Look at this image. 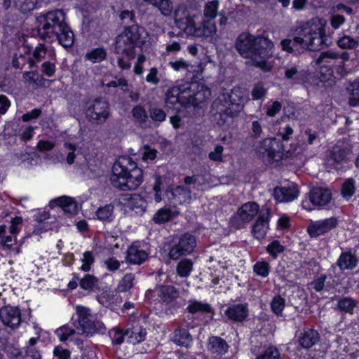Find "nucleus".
Segmentation results:
<instances>
[{
  "instance_id": "nucleus-31",
  "label": "nucleus",
  "mask_w": 359,
  "mask_h": 359,
  "mask_svg": "<svg viewBox=\"0 0 359 359\" xmlns=\"http://www.w3.org/2000/svg\"><path fill=\"white\" fill-rule=\"evenodd\" d=\"M269 229V219L259 216L256 222L252 226V233L255 238L261 240L263 239L267 233Z\"/></svg>"
},
{
  "instance_id": "nucleus-51",
  "label": "nucleus",
  "mask_w": 359,
  "mask_h": 359,
  "mask_svg": "<svg viewBox=\"0 0 359 359\" xmlns=\"http://www.w3.org/2000/svg\"><path fill=\"white\" fill-rule=\"evenodd\" d=\"M173 216L172 212L169 208H161L154 216V221L157 224L168 222Z\"/></svg>"
},
{
  "instance_id": "nucleus-10",
  "label": "nucleus",
  "mask_w": 359,
  "mask_h": 359,
  "mask_svg": "<svg viewBox=\"0 0 359 359\" xmlns=\"http://www.w3.org/2000/svg\"><path fill=\"white\" fill-rule=\"evenodd\" d=\"M332 199V194L329 189L316 187L310 191L302 202V208L311 211L327 205Z\"/></svg>"
},
{
  "instance_id": "nucleus-54",
  "label": "nucleus",
  "mask_w": 359,
  "mask_h": 359,
  "mask_svg": "<svg viewBox=\"0 0 359 359\" xmlns=\"http://www.w3.org/2000/svg\"><path fill=\"white\" fill-rule=\"evenodd\" d=\"M337 306L341 311L351 313L356 306V302L352 298L345 297L338 302Z\"/></svg>"
},
{
  "instance_id": "nucleus-40",
  "label": "nucleus",
  "mask_w": 359,
  "mask_h": 359,
  "mask_svg": "<svg viewBox=\"0 0 359 359\" xmlns=\"http://www.w3.org/2000/svg\"><path fill=\"white\" fill-rule=\"evenodd\" d=\"M219 3L217 0L208 1L204 6L203 15L208 20H214L217 15Z\"/></svg>"
},
{
  "instance_id": "nucleus-30",
  "label": "nucleus",
  "mask_w": 359,
  "mask_h": 359,
  "mask_svg": "<svg viewBox=\"0 0 359 359\" xmlns=\"http://www.w3.org/2000/svg\"><path fill=\"white\" fill-rule=\"evenodd\" d=\"M319 339L317 331L313 329L304 330L299 337L300 345L304 348H309L316 344Z\"/></svg>"
},
{
  "instance_id": "nucleus-55",
  "label": "nucleus",
  "mask_w": 359,
  "mask_h": 359,
  "mask_svg": "<svg viewBox=\"0 0 359 359\" xmlns=\"http://www.w3.org/2000/svg\"><path fill=\"white\" fill-rule=\"evenodd\" d=\"M267 93V88L262 83H256L252 89L251 95L252 100H262Z\"/></svg>"
},
{
  "instance_id": "nucleus-61",
  "label": "nucleus",
  "mask_w": 359,
  "mask_h": 359,
  "mask_svg": "<svg viewBox=\"0 0 359 359\" xmlns=\"http://www.w3.org/2000/svg\"><path fill=\"white\" fill-rule=\"evenodd\" d=\"M146 81L152 85H158L160 82L158 70L156 67H151L146 76Z\"/></svg>"
},
{
  "instance_id": "nucleus-39",
  "label": "nucleus",
  "mask_w": 359,
  "mask_h": 359,
  "mask_svg": "<svg viewBox=\"0 0 359 359\" xmlns=\"http://www.w3.org/2000/svg\"><path fill=\"white\" fill-rule=\"evenodd\" d=\"M356 264V258L351 253H344L338 259V265L341 269H352Z\"/></svg>"
},
{
  "instance_id": "nucleus-25",
  "label": "nucleus",
  "mask_w": 359,
  "mask_h": 359,
  "mask_svg": "<svg viewBox=\"0 0 359 359\" xmlns=\"http://www.w3.org/2000/svg\"><path fill=\"white\" fill-rule=\"evenodd\" d=\"M148 257V253L142 247L133 244L127 251V261L131 264H140L144 262Z\"/></svg>"
},
{
  "instance_id": "nucleus-11",
  "label": "nucleus",
  "mask_w": 359,
  "mask_h": 359,
  "mask_svg": "<svg viewBox=\"0 0 359 359\" xmlns=\"http://www.w3.org/2000/svg\"><path fill=\"white\" fill-rule=\"evenodd\" d=\"M196 246L195 237L189 233H184L178 238L177 243L170 248L169 257L173 260L178 259L182 256L191 254Z\"/></svg>"
},
{
  "instance_id": "nucleus-9",
  "label": "nucleus",
  "mask_w": 359,
  "mask_h": 359,
  "mask_svg": "<svg viewBox=\"0 0 359 359\" xmlns=\"http://www.w3.org/2000/svg\"><path fill=\"white\" fill-rule=\"evenodd\" d=\"M182 93H187L188 104L197 107L210 96V90L198 82H185L182 84Z\"/></svg>"
},
{
  "instance_id": "nucleus-3",
  "label": "nucleus",
  "mask_w": 359,
  "mask_h": 359,
  "mask_svg": "<svg viewBox=\"0 0 359 359\" xmlns=\"http://www.w3.org/2000/svg\"><path fill=\"white\" fill-rule=\"evenodd\" d=\"M110 181L121 190L135 189L143 181V172L128 157L119 158L113 165Z\"/></svg>"
},
{
  "instance_id": "nucleus-60",
  "label": "nucleus",
  "mask_w": 359,
  "mask_h": 359,
  "mask_svg": "<svg viewBox=\"0 0 359 359\" xmlns=\"http://www.w3.org/2000/svg\"><path fill=\"white\" fill-rule=\"evenodd\" d=\"M149 113L150 117L154 121L163 122L165 121L166 117L165 111L158 107L151 108Z\"/></svg>"
},
{
  "instance_id": "nucleus-18",
  "label": "nucleus",
  "mask_w": 359,
  "mask_h": 359,
  "mask_svg": "<svg viewBox=\"0 0 359 359\" xmlns=\"http://www.w3.org/2000/svg\"><path fill=\"white\" fill-rule=\"evenodd\" d=\"M260 151L266 153L272 161H278L282 157L283 145L276 138H266L262 142Z\"/></svg>"
},
{
  "instance_id": "nucleus-41",
  "label": "nucleus",
  "mask_w": 359,
  "mask_h": 359,
  "mask_svg": "<svg viewBox=\"0 0 359 359\" xmlns=\"http://www.w3.org/2000/svg\"><path fill=\"white\" fill-rule=\"evenodd\" d=\"M98 283V278L91 274H86L79 280V285L84 290H92Z\"/></svg>"
},
{
  "instance_id": "nucleus-1",
  "label": "nucleus",
  "mask_w": 359,
  "mask_h": 359,
  "mask_svg": "<svg viewBox=\"0 0 359 359\" xmlns=\"http://www.w3.org/2000/svg\"><path fill=\"white\" fill-rule=\"evenodd\" d=\"M236 48L243 57L250 60L252 65L265 72L274 67L270 59L274 55V43L268 37L241 33L236 41Z\"/></svg>"
},
{
  "instance_id": "nucleus-4",
  "label": "nucleus",
  "mask_w": 359,
  "mask_h": 359,
  "mask_svg": "<svg viewBox=\"0 0 359 359\" xmlns=\"http://www.w3.org/2000/svg\"><path fill=\"white\" fill-rule=\"evenodd\" d=\"M149 38V33L140 26L133 25L124 28L115 40V51L117 54H127L133 57L137 48H142Z\"/></svg>"
},
{
  "instance_id": "nucleus-12",
  "label": "nucleus",
  "mask_w": 359,
  "mask_h": 359,
  "mask_svg": "<svg viewBox=\"0 0 359 359\" xmlns=\"http://www.w3.org/2000/svg\"><path fill=\"white\" fill-rule=\"evenodd\" d=\"M86 114L91 121L102 123L109 116V104L100 99L90 101L86 105Z\"/></svg>"
},
{
  "instance_id": "nucleus-20",
  "label": "nucleus",
  "mask_w": 359,
  "mask_h": 359,
  "mask_svg": "<svg viewBox=\"0 0 359 359\" xmlns=\"http://www.w3.org/2000/svg\"><path fill=\"white\" fill-rule=\"evenodd\" d=\"M170 194L172 196L171 201L172 203H189L193 198L191 190L184 186H177L172 188ZM168 194H169V192Z\"/></svg>"
},
{
  "instance_id": "nucleus-35",
  "label": "nucleus",
  "mask_w": 359,
  "mask_h": 359,
  "mask_svg": "<svg viewBox=\"0 0 359 359\" xmlns=\"http://www.w3.org/2000/svg\"><path fill=\"white\" fill-rule=\"evenodd\" d=\"M75 334H78L76 323L63 325L55 330V334L60 341H67Z\"/></svg>"
},
{
  "instance_id": "nucleus-43",
  "label": "nucleus",
  "mask_w": 359,
  "mask_h": 359,
  "mask_svg": "<svg viewBox=\"0 0 359 359\" xmlns=\"http://www.w3.org/2000/svg\"><path fill=\"white\" fill-rule=\"evenodd\" d=\"M193 269V263L190 259H182L177 264V272L181 277H188Z\"/></svg>"
},
{
  "instance_id": "nucleus-6",
  "label": "nucleus",
  "mask_w": 359,
  "mask_h": 359,
  "mask_svg": "<svg viewBox=\"0 0 359 359\" xmlns=\"http://www.w3.org/2000/svg\"><path fill=\"white\" fill-rule=\"evenodd\" d=\"M76 313L78 317L76 323L78 334L93 336L97 333L104 334L106 332L107 328L104 323L92 314L90 309L76 306Z\"/></svg>"
},
{
  "instance_id": "nucleus-46",
  "label": "nucleus",
  "mask_w": 359,
  "mask_h": 359,
  "mask_svg": "<svg viewBox=\"0 0 359 359\" xmlns=\"http://www.w3.org/2000/svg\"><path fill=\"white\" fill-rule=\"evenodd\" d=\"M82 263L80 269L84 272H88L91 269L92 265L95 262V257L92 252L86 251L83 252L82 257L81 258Z\"/></svg>"
},
{
  "instance_id": "nucleus-45",
  "label": "nucleus",
  "mask_w": 359,
  "mask_h": 359,
  "mask_svg": "<svg viewBox=\"0 0 359 359\" xmlns=\"http://www.w3.org/2000/svg\"><path fill=\"white\" fill-rule=\"evenodd\" d=\"M135 276L133 273L126 274L117 286V290L119 292H126L134 285Z\"/></svg>"
},
{
  "instance_id": "nucleus-62",
  "label": "nucleus",
  "mask_w": 359,
  "mask_h": 359,
  "mask_svg": "<svg viewBox=\"0 0 359 359\" xmlns=\"http://www.w3.org/2000/svg\"><path fill=\"white\" fill-rule=\"evenodd\" d=\"M280 353L276 348L269 347L257 359H279Z\"/></svg>"
},
{
  "instance_id": "nucleus-52",
  "label": "nucleus",
  "mask_w": 359,
  "mask_h": 359,
  "mask_svg": "<svg viewBox=\"0 0 359 359\" xmlns=\"http://www.w3.org/2000/svg\"><path fill=\"white\" fill-rule=\"evenodd\" d=\"M285 306V300L280 295L275 296L271 302V308L272 311L277 316H280Z\"/></svg>"
},
{
  "instance_id": "nucleus-33",
  "label": "nucleus",
  "mask_w": 359,
  "mask_h": 359,
  "mask_svg": "<svg viewBox=\"0 0 359 359\" xmlns=\"http://www.w3.org/2000/svg\"><path fill=\"white\" fill-rule=\"evenodd\" d=\"M156 8L162 15L168 16L171 14L173 5L171 0H143Z\"/></svg>"
},
{
  "instance_id": "nucleus-5",
  "label": "nucleus",
  "mask_w": 359,
  "mask_h": 359,
  "mask_svg": "<svg viewBox=\"0 0 359 359\" xmlns=\"http://www.w3.org/2000/svg\"><path fill=\"white\" fill-rule=\"evenodd\" d=\"M65 19V12L60 9L40 13L36 18L39 36L43 39H54L57 33L62 29V26L66 23Z\"/></svg>"
},
{
  "instance_id": "nucleus-36",
  "label": "nucleus",
  "mask_w": 359,
  "mask_h": 359,
  "mask_svg": "<svg viewBox=\"0 0 359 359\" xmlns=\"http://www.w3.org/2000/svg\"><path fill=\"white\" fill-rule=\"evenodd\" d=\"M114 205L111 204L99 208L95 212L96 218L102 222L112 221L114 217Z\"/></svg>"
},
{
  "instance_id": "nucleus-24",
  "label": "nucleus",
  "mask_w": 359,
  "mask_h": 359,
  "mask_svg": "<svg viewBox=\"0 0 359 359\" xmlns=\"http://www.w3.org/2000/svg\"><path fill=\"white\" fill-rule=\"evenodd\" d=\"M182 85L168 90L165 95V103L168 107L175 108V104L178 102L184 104H187V93H182Z\"/></svg>"
},
{
  "instance_id": "nucleus-19",
  "label": "nucleus",
  "mask_w": 359,
  "mask_h": 359,
  "mask_svg": "<svg viewBox=\"0 0 359 359\" xmlns=\"http://www.w3.org/2000/svg\"><path fill=\"white\" fill-rule=\"evenodd\" d=\"M207 348L215 358H220L227 353L229 345L223 339L212 337L209 338Z\"/></svg>"
},
{
  "instance_id": "nucleus-63",
  "label": "nucleus",
  "mask_w": 359,
  "mask_h": 359,
  "mask_svg": "<svg viewBox=\"0 0 359 359\" xmlns=\"http://www.w3.org/2000/svg\"><path fill=\"white\" fill-rule=\"evenodd\" d=\"M330 160L336 164V169H338V165L341 164L346 161V151L344 150H339L332 154Z\"/></svg>"
},
{
  "instance_id": "nucleus-21",
  "label": "nucleus",
  "mask_w": 359,
  "mask_h": 359,
  "mask_svg": "<svg viewBox=\"0 0 359 359\" xmlns=\"http://www.w3.org/2000/svg\"><path fill=\"white\" fill-rule=\"evenodd\" d=\"M126 207L135 215H142L145 212L146 201L139 194H134L126 198Z\"/></svg>"
},
{
  "instance_id": "nucleus-58",
  "label": "nucleus",
  "mask_w": 359,
  "mask_h": 359,
  "mask_svg": "<svg viewBox=\"0 0 359 359\" xmlns=\"http://www.w3.org/2000/svg\"><path fill=\"white\" fill-rule=\"evenodd\" d=\"M169 65L175 71H189V69L192 67V66L187 61L182 58H180L176 61L170 62Z\"/></svg>"
},
{
  "instance_id": "nucleus-47",
  "label": "nucleus",
  "mask_w": 359,
  "mask_h": 359,
  "mask_svg": "<svg viewBox=\"0 0 359 359\" xmlns=\"http://www.w3.org/2000/svg\"><path fill=\"white\" fill-rule=\"evenodd\" d=\"M266 114L274 117L282 109V104L278 100H270L264 106Z\"/></svg>"
},
{
  "instance_id": "nucleus-57",
  "label": "nucleus",
  "mask_w": 359,
  "mask_h": 359,
  "mask_svg": "<svg viewBox=\"0 0 359 359\" xmlns=\"http://www.w3.org/2000/svg\"><path fill=\"white\" fill-rule=\"evenodd\" d=\"M349 103L353 107L359 105V81H356L351 86Z\"/></svg>"
},
{
  "instance_id": "nucleus-16",
  "label": "nucleus",
  "mask_w": 359,
  "mask_h": 359,
  "mask_svg": "<svg viewBox=\"0 0 359 359\" xmlns=\"http://www.w3.org/2000/svg\"><path fill=\"white\" fill-rule=\"evenodd\" d=\"M299 190L297 184L290 183L287 186L276 187L273 191V197L279 203H287L297 198Z\"/></svg>"
},
{
  "instance_id": "nucleus-53",
  "label": "nucleus",
  "mask_w": 359,
  "mask_h": 359,
  "mask_svg": "<svg viewBox=\"0 0 359 359\" xmlns=\"http://www.w3.org/2000/svg\"><path fill=\"white\" fill-rule=\"evenodd\" d=\"M355 181L352 178L346 180L341 187V194L346 198L349 199L355 193Z\"/></svg>"
},
{
  "instance_id": "nucleus-50",
  "label": "nucleus",
  "mask_w": 359,
  "mask_h": 359,
  "mask_svg": "<svg viewBox=\"0 0 359 359\" xmlns=\"http://www.w3.org/2000/svg\"><path fill=\"white\" fill-rule=\"evenodd\" d=\"M109 335L111 339L112 344L120 345L123 342L124 337L126 336V332L118 327H115L109 330Z\"/></svg>"
},
{
  "instance_id": "nucleus-56",
  "label": "nucleus",
  "mask_w": 359,
  "mask_h": 359,
  "mask_svg": "<svg viewBox=\"0 0 359 359\" xmlns=\"http://www.w3.org/2000/svg\"><path fill=\"white\" fill-rule=\"evenodd\" d=\"M117 58L118 66L122 69H129L131 67V61L135 58L136 53H133V57H130L127 54H119Z\"/></svg>"
},
{
  "instance_id": "nucleus-29",
  "label": "nucleus",
  "mask_w": 359,
  "mask_h": 359,
  "mask_svg": "<svg viewBox=\"0 0 359 359\" xmlns=\"http://www.w3.org/2000/svg\"><path fill=\"white\" fill-rule=\"evenodd\" d=\"M62 27V29L57 33L55 39H57L63 47L70 48L74 41V33L67 23Z\"/></svg>"
},
{
  "instance_id": "nucleus-7",
  "label": "nucleus",
  "mask_w": 359,
  "mask_h": 359,
  "mask_svg": "<svg viewBox=\"0 0 359 359\" xmlns=\"http://www.w3.org/2000/svg\"><path fill=\"white\" fill-rule=\"evenodd\" d=\"M200 15L199 12H193L184 4H180L174 11V22L187 36L196 37L198 29L196 21Z\"/></svg>"
},
{
  "instance_id": "nucleus-34",
  "label": "nucleus",
  "mask_w": 359,
  "mask_h": 359,
  "mask_svg": "<svg viewBox=\"0 0 359 359\" xmlns=\"http://www.w3.org/2000/svg\"><path fill=\"white\" fill-rule=\"evenodd\" d=\"M172 341L178 345L187 347L191 344L192 338L186 329L179 328L174 332Z\"/></svg>"
},
{
  "instance_id": "nucleus-44",
  "label": "nucleus",
  "mask_w": 359,
  "mask_h": 359,
  "mask_svg": "<svg viewBox=\"0 0 359 359\" xmlns=\"http://www.w3.org/2000/svg\"><path fill=\"white\" fill-rule=\"evenodd\" d=\"M132 115L135 121L140 125L145 123L148 119L146 109L140 105H137L133 108Z\"/></svg>"
},
{
  "instance_id": "nucleus-38",
  "label": "nucleus",
  "mask_w": 359,
  "mask_h": 359,
  "mask_svg": "<svg viewBox=\"0 0 359 359\" xmlns=\"http://www.w3.org/2000/svg\"><path fill=\"white\" fill-rule=\"evenodd\" d=\"M161 299L165 302H170L178 297V292L173 286H161L158 291Z\"/></svg>"
},
{
  "instance_id": "nucleus-49",
  "label": "nucleus",
  "mask_w": 359,
  "mask_h": 359,
  "mask_svg": "<svg viewBox=\"0 0 359 359\" xmlns=\"http://www.w3.org/2000/svg\"><path fill=\"white\" fill-rule=\"evenodd\" d=\"M266 250L273 259H276L280 254L284 252L285 247L280 241L275 240L266 246Z\"/></svg>"
},
{
  "instance_id": "nucleus-48",
  "label": "nucleus",
  "mask_w": 359,
  "mask_h": 359,
  "mask_svg": "<svg viewBox=\"0 0 359 359\" xmlns=\"http://www.w3.org/2000/svg\"><path fill=\"white\" fill-rule=\"evenodd\" d=\"M338 46L344 49H352L358 46L359 39H353L350 36L345 35L337 41Z\"/></svg>"
},
{
  "instance_id": "nucleus-15",
  "label": "nucleus",
  "mask_w": 359,
  "mask_h": 359,
  "mask_svg": "<svg viewBox=\"0 0 359 359\" xmlns=\"http://www.w3.org/2000/svg\"><path fill=\"white\" fill-rule=\"evenodd\" d=\"M196 38H201L207 42L215 43L218 41L219 36L217 34V27L214 20H203L200 25Z\"/></svg>"
},
{
  "instance_id": "nucleus-2",
  "label": "nucleus",
  "mask_w": 359,
  "mask_h": 359,
  "mask_svg": "<svg viewBox=\"0 0 359 359\" xmlns=\"http://www.w3.org/2000/svg\"><path fill=\"white\" fill-rule=\"evenodd\" d=\"M325 21L314 18L300 24L295 29L296 36L292 40L285 39L280 41L283 50L292 53L294 48L300 50H316L325 43Z\"/></svg>"
},
{
  "instance_id": "nucleus-14",
  "label": "nucleus",
  "mask_w": 359,
  "mask_h": 359,
  "mask_svg": "<svg viewBox=\"0 0 359 359\" xmlns=\"http://www.w3.org/2000/svg\"><path fill=\"white\" fill-rule=\"evenodd\" d=\"M337 224L338 219L334 217L313 221L307 226V232L311 237H318L335 228Z\"/></svg>"
},
{
  "instance_id": "nucleus-26",
  "label": "nucleus",
  "mask_w": 359,
  "mask_h": 359,
  "mask_svg": "<svg viewBox=\"0 0 359 359\" xmlns=\"http://www.w3.org/2000/svg\"><path fill=\"white\" fill-rule=\"evenodd\" d=\"M49 205L52 208L59 206L62 208L64 212L71 214L74 213L77 210V205L74 198L66 196L50 201Z\"/></svg>"
},
{
  "instance_id": "nucleus-27",
  "label": "nucleus",
  "mask_w": 359,
  "mask_h": 359,
  "mask_svg": "<svg viewBox=\"0 0 359 359\" xmlns=\"http://www.w3.org/2000/svg\"><path fill=\"white\" fill-rule=\"evenodd\" d=\"M127 341L132 344H137L142 342L147 336L146 330L140 325H134L126 330Z\"/></svg>"
},
{
  "instance_id": "nucleus-23",
  "label": "nucleus",
  "mask_w": 359,
  "mask_h": 359,
  "mask_svg": "<svg viewBox=\"0 0 359 359\" xmlns=\"http://www.w3.org/2000/svg\"><path fill=\"white\" fill-rule=\"evenodd\" d=\"M259 211V205L255 202L243 204L237 211L236 217L243 222H250Z\"/></svg>"
},
{
  "instance_id": "nucleus-8",
  "label": "nucleus",
  "mask_w": 359,
  "mask_h": 359,
  "mask_svg": "<svg viewBox=\"0 0 359 359\" xmlns=\"http://www.w3.org/2000/svg\"><path fill=\"white\" fill-rule=\"evenodd\" d=\"M225 105L219 108V113H224L228 116H234L239 112L244 104L248 101L246 91L240 88H234L230 94L223 95Z\"/></svg>"
},
{
  "instance_id": "nucleus-59",
  "label": "nucleus",
  "mask_w": 359,
  "mask_h": 359,
  "mask_svg": "<svg viewBox=\"0 0 359 359\" xmlns=\"http://www.w3.org/2000/svg\"><path fill=\"white\" fill-rule=\"evenodd\" d=\"M102 264L109 271L114 272L120 268L121 262L114 257H109L104 259Z\"/></svg>"
},
{
  "instance_id": "nucleus-37",
  "label": "nucleus",
  "mask_w": 359,
  "mask_h": 359,
  "mask_svg": "<svg viewBox=\"0 0 359 359\" xmlns=\"http://www.w3.org/2000/svg\"><path fill=\"white\" fill-rule=\"evenodd\" d=\"M107 56V52L103 48H96L88 50L85 58L93 63L100 62L103 61Z\"/></svg>"
},
{
  "instance_id": "nucleus-22",
  "label": "nucleus",
  "mask_w": 359,
  "mask_h": 359,
  "mask_svg": "<svg viewBox=\"0 0 359 359\" xmlns=\"http://www.w3.org/2000/svg\"><path fill=\"white\" fill-rule=\"evenodd\" d=\"M224 312L229 319L242 321L248 316V309L246 304H238L229 306Z\"/></svg>"
},
{
  "instance_id": "nucleus-28",
  "label": "nucleus",
  "mask_w": 359,
  "mask_h": 359,
  "mask_svg": "<svg viewBox=\"0 0 359 359\" xmlns=\"http://www.w3.org/2000/svg\"><path fill=\"white\" fill-rule=\"evenodd\" d=\"M15 6L22 13H27L34 10L39 0H13ZM12 0H4L3 6L8 9L11 6Z\"/></svg>"
},
{
  "instance_id": "nucleus-64",
  "label": "nucleus",
  "mask_w": 359,
  "mask_h": 359,
  "mask_svg": "<svg viewBox=\"0 0 359 359\" xmlns=\"http://www.w3.org/2000/svg\"><path fill=\"white\" fill-rule=\"evenodd\" d=\"M157 151L149 146H144L142 154V158L144 161H153L156 157Z\"/></svg>"
},
{
  "instance_id": "nucleus-13",
  "label": "nucleus",
  "mask_w": 359,
  "mask_h": 359,
  "mask_svg": "<svg viewBox=\"0 0 359 359\" xmlns=\"http://www.w3.org/2000/svg\"><path fill=\"white\" fill-rule=\"evenodd\" d=\"M341 59L342 60H348V54L347 53H342L341 55L337 53V52L329 50L327 51H324L320 53V56L316 60V63L320 66V74L321 81H325L326 80L330 79V76H332V71L330 68L326 69V75L327 76V79L325 78L323 76V69L324 67H326L327 65L332 66L337 60Z\"/></svg>"
},
{
  "instance_id": "nucleus-32",
  "label": "nucleus",
  "mask_w": 359,
  "mask_h": 359,
  "mask_svg": "<svg viewBox=\"0 0 359 359\" xmlns=\"http://www.w3.org/2000/svg\"><path fill=\"white\" fill-rule=\"evenodd\" d=\"M187 310L193 314L212 313V307L210 304L196 299H191L188 302Z\"/></svg>"
},
{
  "instance_id": "nucleus-17",
  "label": "nucleus",
  "mask_w": 359,
  "mask_h": 359,
  "mask_svg": "<svg viewBox=\"0 0 359 359\" xmlns=\"http://www.w3.org/2000/svg\"><path fill=\"white\" fill-rule=\"evenodd\" d=\"M0 319L5 325L17 327L21 321L20 310L11 306H4L0 309Z\"/></svg>"
},
{
  "instance_id": "nucleus-42",
  "label": "nucleus",
  "mask_w": 359,
  "mask_h": 359,
  "mask_svg": "<svg viewBox=\"0 0 359 359\" xmlns=\"http://www.w3.org/2000/svg\"><path fill=\"white\" fill-rule=\"evenodd\" d=\"M270 270L269 263L264 260L257 262L253 266V272L262 278H266L269 275Z\"/></svg>"
}]
</instances>
